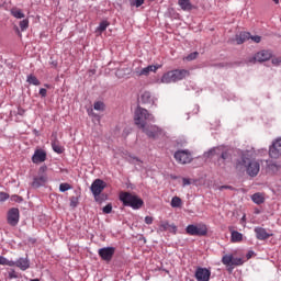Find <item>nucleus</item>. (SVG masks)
<instances>
[{"label": "nucleus", "mask_w": 281, "mask_h": 281, "mask_svg": "<svg viewBox=\"0 0 281 281\" xmlns=\"http://www.w3.org/2000/svg\"><path fill=\"white\" fill-rule=\"evenodd\" d=\"M235 168L236 170H243V168H246L248 177H258V173L260 172V160H250L247 157V154H243L241 158L236 161Z\"/></svg>", "instance_id": "nucleus-1"}, {"label": "nucleus", "mask_w": 281, "mask_h": 281, "mask_svg": "<svg viewBox=\"0 0 281 281\" xmlns=\"http://www.w3.org/2000/svg\"><path fill=\"white\" fill-rule=\"evenodd\" d=\"M120 201H122L123 205L126 207H132L133 210H140V207L144 205V200L130 192H121Z\"/></svg>", "instance_id": "nucleus-2"}, {"label": "nucleus", "mask_w": 281, "mask_h": 281, "mask_svg": "<svg viewBox=\"0 0 281 281\" xmlns=\"http://www.w3.org/2000/svg\"><path fill=\"white\" fill-rule=\"evenodd\" d=\"M188 76H190V71L186 69H176L166 72L161 77V82L165 85H170V82H179V80H183V78H188Z\"/></svg>", "instance_id": "nucleus-3"}, {"label": "nucleus", "mask_w": 281, "mask_h": 281, "mask_svg": "<svg viewBox=\"0 0 281 281\" xmlns=\"http://www.w3.org/2000/svg\"><path fill=\"white\" fill-rule=\"evenodd\" d=\"M154 120H155V116L148 113V110L142 106H138L135 110L134 121L136 126H138V128H144V126H146V122H153Z\"/></svg>", "instance_id": "nucleus-4"}, {"label": "nucleus", "mask_w": 281, "mask_h": 281, "mask_svg": "<svg viewBox=\"0 0 281 281\" xmlns=\"http://www.w3.org/2000/svg\"><path fill=\"white\" fill-rule=\"evenodd\" d=\"M186 232L189 236H207V226L205 224H190Z\"/></svg>", "instance_id": "nucleus-5"}, {"label": "nucleus", "mask_w": 281, "mask_h": 281, "mask_svg": "<svg viewBox=\"0 0 281 281\" xmlns=\"http://www.w3.org/2000/svg\"><path fill=\"white\" fill-rule=\"evenodd\" d=\"M211 153H214V155H220L217 161H222V164H229L232 161V150L225 149V147H215Z\"/></svg>", "instance_id": "nucleus-6"}, {"label": "nucleus", "mask_w": 281, "mask_h": 281, "mask_svg": "<svg viewBox=\"0 0 281 281\" xmlns=\"http://www.w3.org/2000/svg\"><path fill=\"white\" fill-rule=\"evenodd\" d=\"M104 188H106V182H104V180H102V179H95L92 182L90 190H91L95 201H98V199L100 198L102 192H104Z\"/></svg>", "instance_id": "nucleus-7"}, {"label": "nucleus", "mask_w": 281, "mask_h": 281, "mask_svg": "<svg viewBox=\"0 0 281 281\" xmlns=\"http://www.w3.org/2000/svg\"><path fill=\"white\" fill-rule=\"evenodd\" d=\"M175 159L178 164H190L192 161V153L188 149H181L175 153Z\"/></svg>", "instance_id": "nucleus-8"}, {"label": "nucleus", "mask_w": 281, "mask_h": 281, "mask_svg": "<svg viewBox=\"0 0 281 281\" xmlns=\"http://www.w3.org/2000/svg\"><path fill=\"white\" fill-rule=\"evenodd\" d=\"M47 171V167H41L40 168V173L37 177H35L33 179L32 182V188H42V186H45V183H47V173H45Z\"/></svg>", "instance_id": "nucleus-9"}, {"label": "nucleus", "mask_w": 281, "mask_h": 281, "mask_svg": "<svg viewBox=\"0 0 281 281\" xmlns=\"http://www.w3.org/2000/svg\"><path fill=\"white\" fill-rule=\"evenodd\" d=\"M19 220H20L19 209L16 207L10 209L7 213V223L11 227H16L19 225Z\"/></svg>", "instance_id": "nucleus-10"}, {"label": "nucleus", "mask_w": 281, "mask_h": 281, "mask_svg": "<svg viewBox=\"0 0 281 281\" xmlns=\"http://www.w3.org/2000/svg\"><path fill=\"white\" fill-rule=\"evenodd\" d=\"M98 254L101 260H104L105 262H111V260H113V256H115V247L100 248Z\"/></svg>", "instance_id": "nucleus-11"}, {"label": "nucleus", "mask_w": 281, "mask_h": 281, "mask_svg": "<svg viewBox=\"0 0 281 281\" xmlns=\"http://www.w3.org/2000/svg\"><path fill=\"white\" fill-rule=\"evenodd\" d=\"M140 128L143 133H145L147 137L151 139H155L156 137H159V135H161V128H159L157 125H145Z\"/></svg>", "instance_id": "nucleus-12"}, {"label": "nucleus", "mask_w": 281, "mask_h": 281, "mask_svg": "<svg viewBox=\"0 0 281 281\" xmlns=\"http://www.w3.org/2000/svg\"><path fill=\"white\" fill-rule=\"evenodd\" d=\"M269 156L271 159H280L281 157V138H277L272 142V145L269 148Z\"/></svg>", "instance_id": "nucleus-13"}, {"label": "nucleus", "mask_w": 281, "mask_h": 281, "mask_svg": "<svg viewBox=\"0 0 281 281\" xmlns=\"http://www.w3.org/2000/svg\"><path fill=\"white\" fill-rule=\"evenodd\" d=\"M212 271L207 268L198 267L195 270L194 278L196 281H210Z\"/></svg>", "instance_id": "nucleus-14"}, {"label": "nucleus", "mask_w": 281, "mask_h": 281, "mask_svg": "<svg viewBox=\"0 0 281 281\" xmlns=\"http://www.w3.org/2000/svg\"><path fill=\"white\" fill-rule=\"evenodd\" d=\"M157 232L158 234L164 232H170V234H177V225L170 224L168 221H160Z\"/></svg>", "instance_id": "nucleus-15"}, {"label": "nucleus", "mask_w": 281, "mask_h": 281, "mask_svg": "<svg viewBox=\"0 0 281 281\" xmlns=\"http://www.w3.org/2000/svg\"><path fill=\"white\" fill-rule=\"evenodd\" d=\"M157 69H159V67H157L155 65H150L145 68H135L134 75L135 76H149L150 71L155 72V71H157Z\"/></svg>", "instance_id": "nucleus-16"}, {"label": "nucleus", "mask_w": 281, "mask_h": 281, "mask_svg": "<svg viewBox=\"0 0 281 281\" xmlns=\"http://www.w3.org/2000/svg\"><path fill=\"white\" fill-rule=\"evenodd\" d=\"M46 159L47 153H45L43 149H36L32 156L33 164H43V161H46Z\"/></svg>", "instance_id": "nucleus-17"}, {"label": "nucleus", "mask_w": 281, "mask_h": 281, "mask_svg": "<svg viewBox=\"0 0 281 281\" xmlns=\"http://www.w3.org/2000/svg\"><path fill=\"white\" fill-rule=\"evenodd\" d=\"M272 56L270 50H260L254 56V60L257 63H266V60H270Z\"/></svg>", "instance_id": "nucleus-18"}, {"label": "nucleus", "mask_w": 281, "mask_h": 281, "mask_svg": "<svg viewBox=\"0 0 281 281\" xmlns=\"http://www.w3.org/2000/svg\"><path fill=\"white\" fill-rule=\"evenodd\" d=\"M13 267H18L21 271H27L30 268V259L19 258L16 261H13Z\"/></svg>", "instance_id": "nucleus-19"}, {"label": "nucleus", "mask_w": 281, "mask_h": 281, "mask_svg": "<svg viewBox=\"0 0 281 281\" xmlns=\"http://www.w3.org/2000/svg\"><path fill=\"white\" fill-rule=\"evenodd\" d=\"M255 234L258 240H267L268 238H271V236H273V234L267 233V229L262 227H256Z\"/></svg>", "instance_id": "nucleus-20"}, {"label": "nucleus", "mask_w": 281, "mask_h": 281, "mask_svg": "<svg viewBox=\"0 0 281 281\" xmlns=\"http://www.w3.org/2000/svg\"><path fill=\"white\" fill-rule=\"evenodd\" d=\"M251 38V33L249 32H241L240 34L236 35L235 41L237 45H243L246 41Z\"/></svg>", "instance_id": "nucleus-21"}, {"label": "nucleus", "mask_w": 281, "mask_h": 281, "mask_svg": "<svg viewBox=\"0 0 281 281\" xmlns=\"http://www.w3.org/2000/svg\"><path fill=\"white\" fill-rule=\"evenodd\" d=\"M178 5L183 10L184 12H190L194 9L192 5V2L190 0H178Z\"/></svg>", "instance_id": "nucleus-22"}, {"label": "nucleus", "mask_w": 281, "mask_h": 281, "mask_svg": "<svg viewBox=\"0 0 281 281\" xmlns=\"http://www.w3.org/2000/svg\"><path fill=\"white\" fill-rule=\"evenodd\" d=\"M140 101L143 102V104H155V98H153V94L148 91H145L140 95Z\"/></svg>", "instance_id": "nucleus-23"}, {"label": "nucleus", "mask_w": 281, "mask_h": 281, "mask_svg": "<svg viewBox=\"0 0 281 281\" xmlns=\"http://www.w3.org/2000/svg\"><path fill=\"white\" fill-rule=\"evenodd\" d=\"M52 148L54 153H57V155H63V153H65V148L60 146V142H58V138L52 140Z\"/></svg>", "instance_id": "nucleus-24"}, {"label": "nucleus", "mask_w": 281, "mask_h": 281, "mask_svg": "<svg viewBox=\"0 0 281 281\" xmlns=\"http://www.w3.org/2000/svg\"><path fill=\"white\" fill-rule=\"evenodd\" d=\"M251 201H254L256 205H262V203H265V195L262 193H255L251 195Z\"/></svg>", "instance_id": "nucleus-25"}, {"label": "nucleus", "mask_w": 281, "mask_h": 281, "mask_svg": "<svg viewBox=\"0 0 281 281\" xmlns=\"http://www.w3.org/2000/svg\"><path fill=\"white\" fill-rule=\"evenodd\" d=\"M10 12H11V15L14 16V19H25V13H23V10L19 8H12Z\"/></svg>", "instance_id": "nucleus-26"}, {"label": "nucleus", "mask_w": 281, "mask_h": 281, "mask_svg": "<svg viewBox=\"0 0 281 281\" xmlns=\"http://www.w3.org/2000/svg\"><path fill=\"white\" fill-rule=\"evenodd\" d=\"M222 262L226 267H234V255H224L222 258Z\"/></svg>", "instance_id": "nucleus-27"}, {"label": "nucleus", "mask_w": 281, "mask_h": 281, "mask_svg": "<svg viewBox=\"0 0 281 281\" xmlns=\"http://www.w3.org/2000/svg\"><path fill=\"white\" fill-rule=\"evenodd\" d=\"M231 240H232V243H243V235H241V233H239L237 231H233L231 233Z\"/></svg>", "instance_id": "nucleus-28"}, {"label": "nucleus", "mask_w": 281, "mask_h": 281, "mask_svg": "<svg viewBox=\"0 0 281 281\" xmlns=\"http://www.w3.org/2000/svg\"><path fill=\"white\" fill-rule=\"evenodd\" d=\"M26 82H29V85H34V87H40L41 85V81L34 75H29Z\"/></svg>", "instance_id": "nucleus-29"}, {"label": "nucleus", "mask_w": 281, "mask_h": 281, "mask_svg": "<svg viewBox=\"0 0 281 281\" xmlns=\"http://www.w3.org/2000/svg\"><path fill=\"white\" fill-rule=\"evenodd\" d=\"M0 265H2L4 267H14V261L8 260L5 257L0 256Z\"/></svg>", "instance_id": "nucleus-30"}, {"label": "nucleus", "mask_w": 281, "mask_h": 281, "mask_svg": "<svg viewBox=\"0 0 281 281\" xmlns=\"http://www.w3.org/2000/svg\"><path fill=\"white\" fill-rule=\"evenodd\" d=\"M182 203L183 202L181 201V198H179V196H173L171 199V207H181Z\"/></svg>", "instance_id": "nucleus-31"}, {"label": "nucleus", "mask_w": 281, "mask_h": 281, "mask_svg": "<svg viewBox=\"0 0 281 281\" xmlns=\"http://www.w3.org/2000/svg\"><path fill=\"white\" fill-rule=\"evenodd\" d=\"M108 27H109V22L108 21H102L99 24V26L97 27V32H100V34H102V32H105Z\"/></svg>", "instance_id": "nucleus-32"}, {"label": "nucleus", "mask_w": 281, "mask_h": 281, "mask_svg": "<svg viewBox=\"0 0 281 281\" xmlns=\"http://www.w3.org/2000/svg\"><path fill=\"white\" fill-rule=\"evenodd\" d=\"M27 27H30V20L29 19H24V20L20 21L21 32H25V30H27Z\"/></svg>", "instance_id": "nucleus-33"}, {"label": "nucleus", "mask_w": 281, "mask_h": 281, "mask_svg": "<svg viewBox=\"0 0 281 281\" xmlns=\"http://www.w3.org/2000/svg\"><path fill=\"white\" fill-rule=\"evenodd\" d=\"M67 190H71V184H69V183H60L59 184V192H67Z\"/></svg>", "instance_id": "nucleus-34"}, {"label": "nucleus", "mask_w": 281, "mask_h": 281, "mask_svg": "<svg viewBox=\"0 0 281 281\" xmlns=\"http://www.w3.org/2000/svg\"><path fill=\"white\" fill-rule=\"evenodd\" d=\"M94 111H104V102H101V101L94 102Z\"/></svg>", "instance_id": "nucleus-35"}, {"label": "nucleus", "mask_w": 281, "mask_h": 281, "mask_svg": "<svg viewBox=\"0 0 281 281\" xmlns=\"http://www.w3.org/2000/svg\"><path fill=\"white\" fill-rule=\"evenodd\" d=\"M198 56H199V53L198 52H193V53H191V54H189L187 57H186V60H196V58H198Z\"/></svg>", "instance_id": "nucleus-36"}, {"label": "nucleus", "mask_w": 281, "mask_h": 281, "mask_svg": "<svg viewBox=\"0 0 281 281\" xmlns=\"http://www.w3.org/2000/svg\"><path fill=\"white\" fill-rule=\"evenodd\" d=\"M111 212H113V205L106 204V205L103 207V214H111Z\"/></svg>", "instance_id": "nucleus-37"}, {"label": "nucleus", "mask_w": 281, "mask_h": 281, "mask_svg": "<svg viewBox=\"0 0 281 281\" xmlns=\"http://www.w3.org/2000/svg\"><path fill=\"white\" fill-rule=\"evenodd\" d=\"M131 5H134L135 8H142V5H144V0L132 1Z\"/></svg>", "instance_id": "nucleus-38"}, {"label": "nucleus", "mask_w": 281, "mask_h": 281, "mask_svg": "<svg viewBox=\"0 0 281 281\" xmlns=\"http://www.w3.org/2000/svg\"><path fill=\"white\" fill-rule=\"evenodd\" d=\"M243 259L241 258H233V266L235 267H240L243 265Z\"/></svg>", "instance_id": "nucleus-39"}, {"label": "nucleus", "mask_w": 281, "mask_h": 281, "mask_svg": "<svg viewBox=\"0 0 281 281\" xmlns=\"http://www.w3.org/2000/svg\"><path fill=\"white\" fill-rule=\"evenodd\" d=\"M8 199H10V194L0 192V202L8 201Z\"/></svg>", "instance_id": "nucleus-40"}, {"label": "nucleus", "mask_w": 281, "mask_h": 281, "mask_svg": "<svg viewBox=\"0 0 281 281\" xmlns=\"http://www.w3.org/2000/svg\"><path fill=\"white\" fill-rule=\"evenodd\" d=\"M250 40H252L254 43H260V41H262V37H260L259 35H255V36L250 35Z\"/></svg>", "instance_id": "nucleus-41"}, {"label": "nucleus", "mask_w": 281, "mask_h": 281, "mask_svg": "<svg viewBox=\"0 0 281 281\" xmlns=\"http://www.w3.org/2000/svg\"><path fill=\"white\" fill-rule=\"evenodd\" d=\"M280 63H281V58L280 57L272 58V65H274L276 67H278V65H280Z\"/></svg>", "instance_id": "nucleus-42"}, {"label": "nucleus", "mask_w": 281, "mask_h": 281, "mask_svg": "<svg viewBox=\"0 0 281 281\" xmlns=\"http://www.w3.org/2000/svg\"><path fill=\"white\" fill-rule=\"evenodd\" d=\"M40 95L42 98H47V89H45V88L40 89Z\"/></svg>", "instance_id": "nucleus-43"}, {"label": "nucleus", "mask_w": 281, "mask_h": 281, "mask_svg": "<svg viewBox=\"0 0 281 281\" xmlns=\"http://www.w3.org/2000/svg\"><path fill=\"white\" fill-rule=\"evenodd\" d=\"M153 221H154L153 216H146L145 217L146 225H153Z\"/></svg>", "instance_id": "nucleus-44"}, {"label": "nucleus", "mask_w": 281, "mask_h": 281, "mask_svg": "<svg viewBox=\"0 0 281 281\" xmlns=\"http://www.w3.org/2000/svg\"><path fill=\"white\" fill-rule=\"evenodd\" d=\"M192 182L190 181V179L188 178H182V186L186 187V186H190Z\"/></svg>", "instance_id": "nucleus-45"}, {"label": "nucleus", "mask_w": 281, "mask_h": 281, "mask_svg": "<svg viewBox=\"0 0 281 281\" xmlns=\"http://www.w3.org/2000/svg\"><path fill=\"white\" fill-rule=\"evenodd\" d=\"M70 205L71 207H76V205H78V200L76 198H72L70 201Z\"/></svg>", "instance_id": "nucleus-46"}, {"label": "nucleus", "mask_w": 281, "mask_h": 281, "mask_svg": "<svg viewBox=\"0 0 281 281\" xmlns=\"http://www.w3.org/2000/svg\"><path fill=\"white\" fill-rule=\"evenodd\" d=\"M220 190H234V187H232V186H221Z\"/></svg>", "instance_id": "nucleus-47"}, {"label": "nucleus", "mask_w": 281, "mask_h": 281, "mask_svg": "<svg viewBox=\"0 0 281 281\" xmlns=\"http://www.w3.org/2000/svg\"><path fill=\"white\" fill-rule=\"evenodd\" d=\"M252 256H254V251L252 250L248 251V254L246 255L247 260H249Z\"/></svg>", "instance_id": "nucleus-48"}, {"label": "nucleus", "mask_w": 281, "mask_h": 281, "mask_svg": "<svg viewBox=\"0 0 281 281\" xmlns=\"http://www.w3.org/2000/svg\"><path fill=\"white\" fill-rule=\"evenodd\" d=\"M14 31L16 32V34H19V36H21V31L19 30V26H14Z\"/></svg>", "instance_id": "nucleus-49"}, {"label": "nucleus", "mask_w": 281, "mask_h": 281, "mask_svg": "<svg viewBox=\"0 0 281 281\" xmlns=\"http://www.w3.org/2000/svg\"><path fill=\"white\" fill-rule=\"evenodd\" d=\"M273 2H276V3H280V0H272Z\"/></svg>", "instance_id": "nucleus-50"}, {"label": "nucleus", "mask_w": 281, "mask_h": 281, "mask_svg": "<svg viewBox=\"0 0 281 281\" xmlns=\"http://www.w3.org/2000/svg\"><path fill=\"white\" fill-rule=\"evenodd\" d=\"M31 281H41V280H38V279H32Z\"/></svg>", "instance_id": "nucleus-51"}, {"label": "nucleus", "mask_w": 281, "mask_h": 281, "mask_svg": "<svg viewBox=\"0 0 281 281\" xmlns=\"http://www.w3.org/2000/svg\"><path fill=\"white\" fill-rule=\"evenodd\" d=\"M148 1H155V0H148Z\"/></svg>", "instance_id": "nucleus-52"}]
</instances>
